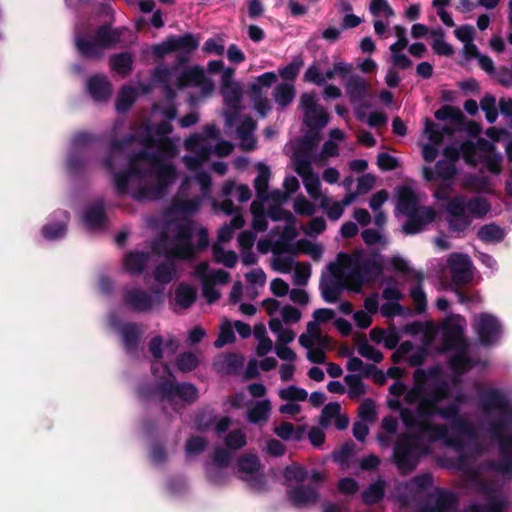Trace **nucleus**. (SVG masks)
Segmentation results:
<instances>
[{
	"label": "nucleus",
	"mask_w": 512,
	"mask_h": 512,
	"mask_svg": "<svg viewBox=\"0 0 512 512\" xmlns=\"http://www.w3.org/2000/svg\"><path fill=\"white\" fill-rule=\"evenodd\" d=\"M239 477L247 482L252 488L262 491L265 489L266 481L260 473V462L253 454H245L237 461Z\"/></svg>",
	"instance_id": "obj_24"
},
{
	"label": "nucleus",
	"mask_w": 512,
	"mask_h": 512,
	"mask_svg": "<svg viewBox=\"0 0 512 512\" xmlns=\"http://www.w3.org/2000/svg\"><path fill=\"white\" fill-rule=\"evenodd\" d=\"M108 322L110 327L120 335L125 352L132 357H138L139 344L143 335L141 326L134 322H121L114 313L109 315Z\"/></svg>",
	"instance_id": "obj_16"
},
{
	"label": "nucleus",
	"mask_w": 512,
	"mask_h": 512,
	"mask_svg": "<svg viewBox=\"0 0 512 512\" xmlns=\"http://www.w3.org/2000/svg\"><path fill=\"white\" fill-rule=\"evenodd\" d=\"M447 266L451 274L452 283L456 286L471 281L472 261L467 254L451 253L447 258Z\"/></svg>",
	"instance_id": "obj_28"
},
{
	"label": "nucleus",
	"mask_w": 512,
	"mask_h": 512,
	"mask_svg": "<svg viewBox=\"0 0 512 512\" xmlns=\"http://www.w3.org/2000/svg\"><path fill=\"white\" fill-rule=\"evenodd\" d=\"M165 119L146 124L122 139H113L103 167L113 175L118 196L130 195L136 201L162 199L176 180L177 171L170 160L177 152V140L171 137V121L177 116L173 103L165 107L154 105Z\"/></svg>",
	"instance_id": "obj_1"
},
{
	"label": "nucleus",
	"mask_w": 512,
	"mask_h": 512,
	"mask_svg": "<svg viewBox=\"0 0 512 512\" xmlns=\"http://www.w3.org/2000/svg\"><path fill=\"white\" fill-rule=\"evenodd\" d=\"M458 502L456 493L436 488L420 503L418 512H454Z\"/></svg>",
	"instance_id": "obj_22"
},
{
	"label": "nucleus",
	"mask_w": 512,
	"mask_h": 512,
	"mask_svg": "<svg viewBox=\"0 0 512 512\" xmlns=\"http://www.w3.org/2000/svg\"><path fill=\"white\" fill-rule=\"evenodd\" d=\"M413 278L416 284L410 288L409 295L415 305L416 312L420 314L424 312L427 307V298L422 285L424 274L421 271H414Z\"/></svg>",
	"instance_id": "obj_37"
},
{
	"label": "nucleus",
	"mask_w": 512,
	"mask_h": 512,
	"mask_svg": "<svg viewBox=\"0 0 512 512\" xmlns=\"http://www.w3.org/2000/svg\"><path fill=\"white\" fill-rule=\"evenodd\" d=\"M472 327L479 343L485 347L497 345L503 335L501 321L491 313L483 312L475 315Z\"/></svg>",
	"instance_id": "obj_14"
},
{
	"label": "nucleus",
	"mask_w": 512,
	"mask_h": 512,
	"mask_svg": "<svg viewBox=\"0 0 512 512\" xmlns=\"http://www.w3.org/2000/svg\"><path fill=\"white\" fill-rule=\"evenodd\" d=\"M246 443V435L240 429L232 430L224 437L225 448L232 451L233 454L244 447Z\"/></svg>",
	"instance_id": "obj_55"
},
{
	"label": "nucleus",
	"mask_w": 512,
	"mask_h": 512,
	"mask_svg": "<svg viewBox=\"0 0 512 512\" xmlns=\"http://www.w3.org/2000/svg\"><path fill=\"white\" fill-rule=\"evenodd\" d=\"M478 238L484 243H499L505 237L504 230L496 224H485L477 232Z\"/></svg>",
	"instance_id": "obj_44"
},
{
	"label": "nucleus",
	"mask_w": 512,
	"mask_h": 512,
	"mask_svg": "<svg viewBox=\"0 0 512 512\" xmlns=\"http://www.w3.org/2000/svg\"><path fill=\"white\" fill-rule=\"evenodd\" d=\"M274 433L284 441H299L302 438L303 434L301 430L296 431L293 424H291L290 422H282L280 425L275 427Z\"/></svg>",
	"instance_id": "obj_57"
},
{
	"label": "nucleus",
	"mask_w": 512,
	"mask_h": 512,
	"mask_svg": "<svg viewBox=\"0 0 512 512\" xmlns=\"http://www.w3.org/2000/svg\"><path fill=\"white\" fill-rule=\"evenodd\" d=\"M152 77L155 82L162 85L165 97L171 103L178 89L200 87L203 96L209 95L214 89L213 82L206 78L204 69L198 65L180 68L162 64L155 67Z\"/></svg>",
	"instance_id": "obj_10"
},
{
	"label": "nucleus",
	"mask_w": 512,
	"mask_h": 512,
	"mask_svg": "<svg viewBox=\"0 0 512 512\" xmlns=\"http://www.w3.org/2000/svg\"><path fill=\"white\" fill-rule=\"evenodd\" d=\"M296 262L293 255L285 252H274L272 257V267L280 273H290Z\"/></svg>",
	"instance_id": "obj_51"
},
{
	"label": "nucleus",
	"mask_w": 512,
	"mask_h": 512,
	"mask_svg": "<svg viewBox=\"0 0 512 512\" xmlns=\"http://www.w3.org/2000/svg\"><path fill=\"white\" fill-rule=\"evenodd\" d=\"M221 196L225 198L224 200L235 197L240 203H243L251 198V191L245 184H236L233 180H227L222 185Z\"/></svg>",
	"instance_id": "obj_39"
},
{
	"label": "nucleus",
	"mask_w": 512,
	"mask_h": 512,
	"mask_svg": "<svg viewBox=\"0 0 512 512\" xmlns=\"http://www.w3.org/2000/svg\"><path fill=\"white\" fill-rule=\"evenodd\" d=\"M345 91L352 103L364 100L369 93V85L364 77L353 74L345 83Z\"/></svg>",
	"instance_id": "obj_36"
},
{
	"label": "nucleus",
	"mask_w": 512,
	"mask_h": 512,
	"mask_svg": "<svg viewBox=\"0 0 512 512\" xmlns=\"http://www.w3.org/2000/svg\"><path fill=\"white\" fill-rule=\"evenodd\" d=\"M433 485V477L429 473L415 476L398 487L400 501L408 504Z\"/></svg>",
	"instance_id": "obj_29"
},
{
	"label": "nucleus",
	"mask_w": 512,
	"mask_h": 512,
	"mask_svg": "<svg viewBox=\"0 0 512 512\" xmlns=\"http://www.w3.org/2000/svg\"><path fill=\"white\" fill-rule=\"evenodd\" d=\"M199 364L198 357L192 352H183L176 358V367L181 372H190Z\"/></svg>",
	"instance_id": "obj_64"
},
{
	"label": "nucleus",
	"mask_w": 512,
	"mask_h": 512,
	"mask_svg": "<svg viewBox=\"0 0 512 512\" xmlns=\"http://www.w3.org/2000/svg\"><path fill=\"white\" fill-rule=\"evenodd\" d=\"M319 206L325 211L328 218L336 221L341 218L344 213V207L339 201H334L332 198L323 196L319 200Z\"/></svg>",
	"instance_id": "obj_54"
},
{
	"label": "nucleus",
	"mask_w": 512,
	"mask_h": 512,
	"mask_svg": "<svg viewBox=\"0 0 512 512\" xmlns=\"http://www.w3.org/2000/svg\"><path fill=\"white\" fill-rule=\"evenodd\" d=\"M97 137L89 132L76 133L70 142L65 170L71 179L85 176L89 164L90 149Z\"/></svg>",
	"instance_id": "obj_12"
},
{
	"label": "nucleus",
	"mask_w": 512,
	"mask_h": 512,
	"mask_svg": "<svg viewBox=\"0 0 512 512\" xmlns=\"http://www.w3.org/2000/svg\"><path fill=\"white\" fill-rule=\"evenodd\" d=\"M311 484H299L287 492L288 500L297 508L315 504L319 499V484L323 481L320 472L314 470L310 475Z\"/></svg>",
	"instance_id": "obj_20"
},
{
	"label": "nucleus",
	"mask_w": 512,
	"mask_h": 512,
	"mask_svg": "<svg viewBox=\"0 0 512 512\" xmlns=\"http://www.w3.org/2000/svg\"><path fill=\"white\" fill-rule=\"evenodd\" d=\"M110 66L113 71L127 75L133 66V56L129 52H121L110 57Z\"/></svg>",
	"instance_id": "obj_45"
},
{
	"label": "nucleus",
	"mask_w": 512,
	"mask_h": 512,
	"mask_svg": "<svg viewBox=\"0 0 512 512\" xmlns=\"http://www.w3.org/2000/svg\"><path fill=\"white\" fill-rule=\"evenodd\" d=\"M466 328V319L459 314L446 316L439 325L440 351L452 353L449 366L456 377L462 376L478 364L468 354L469 342L465 336Z\"/></svg>",
	"instance_id": "obj_8"
},
{
	"label": "nucleus",
	"mask_w": 512,
	"mask_h": 512,
	"mask_svg": "<svg viewBox=\"0 0 512 512\" xmlns=\"http://www.w3.org/2000/svg\"><path fill=\"white\" fill-rule=\"evenodd\" d=\"M236 126V138L240 142L242 149L251 151L256 147V139L254 132L256 129V122L246 115L239 116L236 112L226 115V127L232 128Z\"/></svg>",
	"instance_id": "obj_21"
},
{
	"label": "nucleus",
	"mask_w": 512,
	"mask_h": 512,
	"mask_svg": "<svg viewBox=\"0 0 512 512\" xmlns=\"http://www.w3.org/2000/svg\"><path fill=\"white\" fill-rule=\"evenodd\" d=\"M251 213L253 215L252 218V227L254 230L263 232L267 230L268 222H267V213L264 212V208L262 203H259L257 200H254L250 207Z\"/></svg>",
	"instance_id": "obj_52"
},
{
	"label": "nucleus",
	"mask_w": 512,
	"mask_h": 512,
	"mask_svg": "<svg viewBox=\"0 0 512 512\" xmlns=\"http://www.w3.org/2000/svg\"><path fill=\"white\" fill-rule=\"evenodd\" d=\"M295 170L302 178L304 187L309 196L319 201L324 195L321 192L319 176L313 172L311 162L306 155L299 154L296 158Z\"/></svg>",
	"instance_id": "obj_25"
},
{
	"label": "nucleus",
	"mask_w": 512,
	"mask_h": 512,
	"mask_svg": "<svg viewBox=\"0 0 512 512\" xmlns=\"http://www.w3.org/2000/svg\"><path fill=\"white\" fill-rule=\"evenodd\" d=\"M173 51L180 50L176 56L177 63L174 66L182 68V66L188 61L189 55L197 48L198 40L191 33L184 35H173L170 36Z\"/></svg>",
	"instance_id": "obj_35"
},
{
	"label": "nucleus",
	"mask_w": 512,
	"mask_h": 512,
	"mask_svg": "<svg viewBox=\"0 0 512 512\" xmlns=\"http://www.w3.org/2000/svg\"><path fill=\"white\" fill-rule=\"evenodd\" d=\"M344 381L348 386V395L351 398H359L366 393V386L357 374H348Z\"/></svg>",
	"instance_id": "obj_56"
},
{
	"label": "nucleus",
	"mask_w": 512,
	"mask_h": 512,
	"mask_svg": "<svg viewBox=\"0 0 512 512\" xmlns=\"http://www.w3.org/2000/svg\"><path fill=\"white\" fill-rule=\"evenodd\" d=\"M414 378L416 383L414 389L408 395V401H421L422 405L417 410L418 417L430 418L431 421L438 416L450 423L451 430L464 445L460 452L456 451L457 456L452 460L451 467L458 471L468 470L470 463L468 457L464 454L465 447L471 446L476 454L481 453L482 447L478 441L475 426L461 415L462 405L468 399L466 393L460 390L456 393L452 402L446 406H439L448 397L450 387L449 383L441 378L438 369H417ZM455 439L457 440V438Z\"/></svg>",
	"instance_id": "obj_2"
},
{
	"label": "nucleus",
	"mask_w": 512,
	"mask_h": 512,
	"mask_svg": "<svg viewBox=\"0 0 512 512\" xmlns=\"http://www.w3.org/2000/svg\"><path fill=\"white\" fill-rule=\"evenodd\" d=\"M435 211L431 207H420L412 215H409L403 225V231L408 235L421 232L423 228L434 221Z\"/></svg>",
	"instance_id": "obj_34"
},
{
	"label": "nucleus",
	"mask_w": 512,
	"mask_h": 512,
	"mask_svg": "<svg viewBox=\"0 0 512 512\" xmlns=\"http://www.w3.org/2000/svg\"><path fill=\"white\" fill-rule=\"evenodd\" d=\"M104 208V199H98L85 207L82 213V220L89 230L95 231L105 227L107 215Z\"/></svg>",
	"instance_id": "obj_31"
},
{
	"label": "nucleus",
	"mask_w": 512,
	"mask_h": 512,
	"mask_svg": "<svg viewBox=\"0 0 512 512\" xmlns=\"http://www.w3.org/2000/svg\"><path fill=\"white\" fill-rule=\"evenodd\" d=\"M284 478L287 482L294 481L301 484L308 478L310 479L307 470L296 464L288 465L284 469Z\"/></svg>",
	"instance_id": "obj_61"
},
{
	"label": "nucleus",
	"mask_w": 512,
	"mask_h": 512,
	"mask_svg": "<svg viewBox=\"0 0 512 512\" xmlns=\"http://www.w3.org/2000/svg\"><path fill=\"white\" fill-rule=\"evenodd\" d=\"M70 215L66 210L57 209L47 218L41 228V236L46 241H59L65 238Z\"/></svg>",
	"instance_id": "obj_26"
},
{
	"label": "nucleus",
	"mask_w": 512,
	"mask_h": 512,
	"mask_svg": "<svg viewBox=\"0 0 512 512\" xmlns=\"http://www.w3.org/2000/svg\"><path fill=\"white\" fill-rule=\"evenodd\" d=\"M424 134L428 142L422 145V156L426 162H433L439 154V146L444 138L454 135V129L448 125L434 123L428 118L425 119Z\"/></svg>",
	"instance_id": "obj_18"
},
{
	"label": "nucleus",
	"mask_w": 512,
	"mask_h": 512,
	"mask_svg": "<svg viewBox=\"0 0 512 512\" xmlns=\"http://www.w3.org/2000/svg\"><path fill=\"white\" fill-rule=\"evenodd\" d=\"M184 147L191 154L184 155L182 161L186 168L195 174L182 180L177 193L164 210L166 218L191 216L198 212L202 203L210 199L212 187L208 172L199 169L211 155L226 156L233 149V145L228 141L218 140L215 144L209 143L199 133L190 135L185 140Z\"/></svg>",
	"instance_id": "obj_4"
},
{
	"label": "nucleus",
	"mask_w": 512,
	"mask_h": 512,
	"mask_svg": "<svg viewBox=\"0 0 512 512\" xmlns=\"http://www.w3.org/2000/svg\"><path fill=\"white\" fill-rule=\"evenodd\" d=\"M211 205L215 212L221 211L226 215L232 216L230 223L223 225L218 230L216 244L222 245L223 243L228 242L233 238L235 231L241 229L244 226L245 220L232 200H223L222 203H218L217 201L212 200Z\"/></svg>",
	"instance_id": "obj_19"
},
{
	"label": "nucleus",
	"mask_w": 512,
	"mask_h": 512,
	"mask_svg": "<svg viewBox=\"0 0 512 512\" xmlns=\"http://www.w3.org/2000/svg\"><path fill=\"white\" fill-rule=\"evenodd\" d=\"M413 389L414 386L404 396V401L413 408L402 407L399 399L388 401L389 407L399 412L404 426L410 431L400 434L393 446L392 462L402 474L412 472L421 458L432 453L436 443L441 442L443 446L458 452L464 446L449 434L447 425L433 424L429 422L430 418L418 417L417 410L422 405L421 401H408V395Z\"/></svg>",
	"instance_id": "obj_3"
},
{
	"label": "nucleus",
	"mask_w": 512,
	"mask_h": 512,
	"mask_svg": "<svg viewBox=\"0 0 512 512\" xmlns=\"http://www.w3.org/2000/svg\"><path fill=\"white\" fill-rule=\"evenodd\" d=\"M257 172V177L254 180V188L256 191V200L258 201L268 191L271 172L269 167L265 164H259Z\"/></svg>",
	"instance_id": "obj_49"
},
{
	"label": "nucleus",
	"mask_w": 512,
	"mask_h": 512,
	"mask_svg": "<svg viewBox=\"0 0 512 512\" xmlns=\"http://www.w3.org/2000/svg\"><path fill=\"white\" fill-rule=\"evenodd\" d=\"M478 408L487 418L484 431L497 444L498 459L488 460L484 467L502 476L512 479V400L501 388H479Z\"/></svg>",
	"instance_id": "obj_5"
},
{
	"label": "nucleus",
	"mask_w": 512,
	"mask_h": 512,
	"mask_svg": "<svg viewBox=\"0 0 512 512\" xmlns=\"http://www.w3.org/2000/svg\"><path fill=\"white\" fill-rule=\"evenodd\" d=\"M422 174L423 178L427 182L434 180L451 182L457 174V168L455 163H452V161L441 159L436 162L434 168L430 166L423 167Z\"/></svg>",
	"instance_id": "obj_32"
},
{
	"label": "nucleus",
	"mask_w": 512,
	"mask_h": 512,
	"mask_svg": "<svg viewBox=\"0 0 512 512\" xmlns=\"http://www.w3.org/2000/svg\"><path fill=\"white\" fill-rule=\"evenodd\" d=\"M480 107L485 113L487 122L490 124L494 123L498 117L496 98L493 95L486 94L480 101Z\"/></svg>",
	"instance_id": "obj_60"
},
{
	"label": "nucleus",
	"mask_w": 512,
	"mask_h": 512,
	"mask_svg": "<svg viewBox=\"0 0 512 512\" xmlns=\"http://www.w3.org/2000/svg\"><path fill=\"white\" fill-rule=\"evenodd\" d=\"M196 236V249L208 247V231L190 219H169L161 235L152 243V250L166 258L158 264L153 276L156 282L168 284L176 277L174 260L191 259L195 253L193 237Z\"/></svg>",
	"instance_id": "obj_6"
},
{
	"label": "nucleus",
	"mask_w": 512,
	"mask_h": 512,
	"mask_svg": "<svg viewBox=\"0 0 512 512\" xmlns=\"http://www.w3.org/2000/svg\"><path fill=\"white\" fill-rule=\"evenodd\" d=\"M149 258L148 252L132 251L125 256L123 265L131 275H139L144 271Z\"/></svg>",
	"instance_id": "obj_38"
},
{
	"label": "nucleus",
	"mask_w": 512,
	"mask_h": 512,
	"mask_svg": "<svg viewBox=\"0 0 512 512\" xmlns=\"http://www.w3.org/2000/svg\"><path fill=\"white\" fill-rule=\"evenodd\" d=\"M233 457L234 454L232 451L225 447L217 446L211 455V461H207L206 463L213 464L218 467H228Z\"/></svg>",
	"instance_id": "obj_62"
},
{
	"label": "nucleus",
	"mask_w": 512,
	"mask_h": 512,
	"mask_svg": "<svg viewBox=\"0 0 512 512\" xmlns=\"http://www.w3.org/2000/svg\"><path fill=\"white\" fill-rule=\"evenodd\" d=\"M386 480L379 477L369 484L362 492L361 498L365 504L371 505L380 502L385 494Z\"/></svg>",
	"instance_id": "obj_40"
},
{
	"label": "nucleus",
	"mask_w": 512,
	"mask_h": 512,
	"mask_svg": "<svg viewBox=\"0 0 512 512\" xmlns=\"http://www.w3.org/2000/svg\"><path fill=\"white\" fill-rule=\"evenodd\" d=\"M224 102L233 110L240 108L242 100V88L239 83L220 87Z\"/></svg>",
	"instance_id": "obj_43"
},
{
	"label": "nucleus",
	"mask_w": 512,
	"mask_h": 512,
	"mask_svg": "<svg viewBox=\"0 0 512 512\" xmlns=\"http://www.w3.org/2000/svg\"><path fill=\"white\" fill-rule=\"evenodd\" d=\"M300 106L304 112V124L310 130L318 132L328 124L329 115L322 106L317 104L315 94H302Z\"/></svg>",
	"instance_id": "obj_23"
},
{
	"label": "nucleus",
	"mask_w": 512,
	"mask_h": 512,
	"mask_svg": "<svg viewBox=\"0 0 512 512\" xmlns=\"http://www.w3.org/2000/svg\"><path fill=\"white\" fill-rule=\"evenodd\" d=\"M434 116L439 121H450L455 125H460L463 121V114L460 109L450 105H444L439 108Z\"/></svg>",
	"instance_id": "obj_53"
},
{
	"label": "nucleus",
	"mask_w": 512,
	"mask_h": 512,
	"mask_svg": "<svg viewBox=\"0 0 512 512\" xmlns=\"http://www.w3.org/2000/svg\"><path fill=\"white\" fill-rule=\"evenodd\" d=\"M137 97L136 89L131 85H123L118 92L115 109L118 113H126L134 104Z\"/></svg>",
	"instance_id": "obj_41"
},
{
	"label": "nucleus",
	"mask_w": 512,
	"mask_h": 512,
	"mask_svg": "<svg viewBox=\"0 0 512 512\" xmlns=\"http://www.w3.org/2000/svg\"><path fill=\"white\" fill-rule=\"evenodd\" d=\"M430 35L433 38L431 46L435 54L441 56L453 55L454 49L451 44L446 42L445 34L442 29L432 30Z\"/></svg>",
	"instance_id": "obj_46"
},
{
	"label": "nucleus",
	"mask_w": 512,
	"mask_h": 512,
	"mask_svg": "<svg viewBox=\"0 0 512 512\" xmlns=\"http://www.w3.org/2000/svg\"><path fill=\"white\" fill-rule=\"evenodd\" d=\"M275 102L281 107H287L295 97L294 86L290 83H280L274 88Z\"/></svg>",
	"instance_id": "obj_50"
},
{
	"label": "nucleus",
	"mask_w": 512,
	"mask_h": 512,
	"mask_svg": "<svg viewBox=\"0 0 512 512\" xmlns=\"http://www.w3.org/2000/svg\"><path fill=\"white\" fill-rule=\"evenodd\" d=\"M467 148V143L453 142L443 149V160L452 161V163L456 164V162L461 158V156H464Z\"/></svg>",
	"instance_id": "obj_58"
},
{
	"label": "nucleus",
	"mask_w": 512,
	"mask_h": 512,
	"mask_svg": "<svg viewBox=\"0 0 512 512\" xmlns=\"http://www.w3.org/2000/svg\"><path fill=\"white\" fill-rule=\"evenodd\" d=\"M196 299V289L193 286L182 282L176 286L170 305L174 312L181 313L182 311L190 308L195 303Z\"/></svg>",
	"instance_id": "obj_33"
},
{
	"label": "nucleus",
	"mask_w": 512,
	"mask_h": 512,
	"mask_svg": "<svg viewBox=\"0 0 512 512\" xmlns=\"http://www.w3.org/2000/svg\"><path fill=\"white\" fill-rule=\"evenodd\" d=\"M434 197L446 201L449 230L455 233L466 231L474 219H481L490 211L491 205L483 196H466L463 194L448 197L445 191L437 189Z\"/></svg>",
	"instance_id": "obj_9"
},
{
	"label": "nucleus",
	"mask_w": 512,
	"mask_h": 512,
	"mask_svg": "<svg viewBox=\"0 0 512 512\" xmlns=\"http://www.w3.org/2000/svg\"><path fill=\"white\" fill-rule=\"evenodd\" d=\"M162 294L159 289L149 292L138 287H127L123 293V304L133 312H150L162 304Z\"/></svg>",
	"instance_id": "obj_15"
},
{
	"label": "nucleus",
	"mask_w": 512,
	"mask_h": 512,
	"mask_svg": "<svg viewBox=\"0 0 512 512\" xmlns=\"http://www.w3.org/2000/svg\"><path fill=\"white\" fill-rule=\"evenodd\" d=\"M86 92L96 103H106L112 96V84L103 74H95L86 80Z\"/></svg>",
	"instance_id": "obj_30"
},
{
	"label": "nucleus",
	"mask_w": 512,
	"mask_h": 512,
	"mask_svg": "<svg viewBox=\"0 0 512 512\" xmlns=\"http://www.w3.org/2000/svg\"><path fill=\"white\" fill-rule=\"evenodd\" d=\"M370 337L373 341L383 344L389 350L396 348L399 343V337L394 331L373 329L370 332Z\"/></svg>",
	"instance_id": "obj_48"
},
{
	"label": "nucleus",
	"mask_w": 512,
	"mask_h": 512,
	"mask_svg": "<svg viewBox=\"0 0 512 512\" xmlns=\"http://www.w3.org/2000/svg\"><path fill=\"white\" fill-rule=\"evenodd\" d=\"M212 254L217 263L222 264L227 268H233L238 261V255L236 252L233 250H226L220 244H213Z\"/></svg>",
	"instance_id": "obj_47"
},
{
	"label": "nucleus",
	"mask_w": 512,
	"mask_h": 512,
	"mask_svg": "<svg viewBox=\"0 0 512 512\" xmlns=\"http://www.w3.org/2000/svg\"><path fill=\"white\" fill-rule=\"evenodd\" d=\"M479 489L489 496L486 503L473 502L462 512H503L506 506L505 498L489 482H480Z\"/></svg>",
	"instance_id": "obj_27"
},
{
	"label": "nucleus",
	"mask_w": 512,
	"mask_h": 512,
	"mask_svg": "<svg viewBox=\"0 0 512 512\" xmlns=\"http://www.w3.org/2000/svg\"><path fill=\"white\" fill-rule=\"evenodd\" d=\"M369 11L376 18L385 16L387 19H390L395 15L393 8L387 0H371Z\"/></svg>",
	"instance_id": "obj_63"
},
{
	"label": "nucleus",
	"mask_w": 512,
	"mask_h": 512,
	"mask_svg": "<svg viewBox=\"0 0 512 512\" xmlns=\"http://www.w3.org/2000/svg\"><path fill=\"white\" fill-rule=\"evenodd\" d=\"M124 28H112L105 24L100 26L93 35H83L75 31V46L85 58H100L106 49L120 42Z\"/></svg>",
	"instance_id": "obj_11"
},
{
	"label": "nucleus",
	"mask_w": 512,
	"mask_h": 512,
	"mask_svg": "<svg viewBox=\"0 0 512 512\" xmlns=\"http://www.w3.org/2000/svg\"><path fill=\"white\" fill-rule=\"evenodd\" d=\"M205 473L208 481L215 486H220L226 482V467H218L213 464L205 463Z\"/></svg>",
	"instance_id": "obj_59"
},
{
	"label": "nucleus",
	"mask_w": 512,
	"mask_h": 512,
	"mask_svg": "<svg viewBox=\"0 0 512 512\" xmlns=\"http://www.w3.org/2000/svg\"><path fill=\"white\" fill-rule=\"evenodd\" d=\"M161 368L167 376L154 383H142L138 388V397L145 402H159L163 408L170 407L174 412H180L186 405L198 398L197 387L188 382H175L170 367L167 364L155 362L151 366L155 375Z\"/></svg>",
	"instance_id": "obj_7"
},
{
	"label": "nucleus",
	"mask_w": 512,
	"mask_h": 512,
	"mask_svg": "<svg viewBox=\"0 0 512 512\" xmlns=\"http://www.w3.org/2000/svg\"><path fill=\"white\" fill-rule=\"evenodd\" d=\"M344 271L351 291L359 293L364 284L374 281L381 274L382 268L374 258L355 253L348 257Z\"/></svg>",
	"instance_id": "obj_13"
},
{
	"label": "nucleus",
	"mask_w": 512,
	"mask_h": 512,
	"mask_svg": "<svg viewBox=\"0 0 512 512\" xmlns=\"http://www.w3.org/2000/svg\"><path fill=\"white\" fill-rule=\"evenodd\" d=\"M271 411V402L268 399L257 401L247 411V420L250 423L258 424L266 422Z\"/></svg>",
	"instance_id": "obj_42"
},
{
	"label": "nucleus",
	"mask_w": 512,
	"mask_h": 512,
	"mask_svg": "<svg viewBox=\"0 0 512 512\" xmlns=\"http://www.w3.org/2000/svg\"><path fill=\"white\" fill-rule=\"evenodd\" d=\"M328 270L321 277V294L326 302L335 303L345 290H351V284L346 283L345 271H341L336 263H330Z\"/></svg>",
	"instance_id": "obj_17"
}]
</instances>
